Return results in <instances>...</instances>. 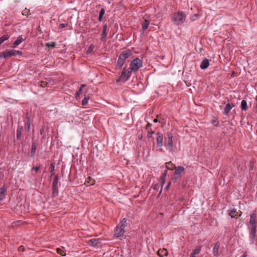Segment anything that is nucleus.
<instances>
[{"mask_svg": "<svg viewBox=\"0 0 257 257\" xmlns=\"http://www.w3.org/2000/svg\"><path fill=\"white\" fill-rule=\"evenodd\" d=\"M186 17L184 12L178 11L173 14L171 20L175 25L181 26L186 21Z\"/></svg>", "mask_w": 257, "mask_h": 257, "instance_id": "obj_1", "label": "nucleus"}, {"mask_svg": "<svg viewBox=\"0 0 257 257\" xmlns=\"http://www.w3.org/2000/svg\"><path fill=\"white\" fill-rule=\"evenodd\" d=\"M127 225V219L123 218L115 228L114 236L115 238H118L123 234L125 228Z\"/></svg>", "mask_w": 257, "mask_h": 257, "instance_id": "obj_2", "label": "nucleus"}, {"mask_svg": "<svg viewBox=\"0 0 257 257\" xmlns=\"http://www.w3.org/2000/svg\"><path fill=\"white\" fill-rule=\"evenodd\" d=\"M132 55V52L130 50H126L122 51L119 55L117 62V66L118 68H121L124 65L126 59Z\"/></svg>", "mask_w": 257, "mask_h": 257, "instance_id": "obj_3", "label": "nucleus"}, {"mask_svg": "<svg viewBox=\"0 0 257 257\" xmlns=\"http://www.w3.org/2000/svg\"><path fill=\"white\" fill-rule=\"evenodd\" d=\"M166 169L170 170L175 169L174 175L178 176L181 177L182 173L185 171V168L183 166L176 167L175 165L173 164L171 162H169L166 163Z\"/></svg>", "mask_w": 257, "mask_h": 257, "instance_id": "obj_4", "label": "nucleus"}, {"mask_svg": "<svg viewBox=\"0 0 257 257\" xmlns=\"http://www.w3.org/2000/svg\"><path fill=\"white\" fill-rule=\"evenodd\" d=\"M167 136V138L165 139L164 146L170 153H172L174 151L173 143V135L172 133L168 132Z\"/></svg>", "mask_w": 257, "mask_h": 257, "instance_id": "obj_5", "label": "nucleus"}, {"mask_svg": "<svg viewBox=\"0 0 257 257\" xmlns=\"http://www.w3.org/2000/svg\"><path fill=\"white\" fill-rule=\"evenodd\" d=\"M143 65L142 61L139 58H136L131 61L130 63V69L134 72H137L138 69Z\"/></svg>", "mask_w": 257, "mask_h": 257, "instance_id": "obj_6", "label": "nucleus"}, {"mask_svg": "<svg viewBox=\"0 0 257 257\" xmlns=\"http://www.w3.org/2000/svg\"><path fill=\"white\" fill-rule=\"evenodd\" d=\"M132 71L131 69H126L125 68H124L122 71L120 78L124 82L126 81L130 77Z\"/></svg>", "mask_w": 257, "mask_h": 257, "instance_id": "obj_7", "label": "nucleus"}, {"mask_svg": "<svg viewBox=\"0 0 257 257\" xmlns=\"http://www.w3.org/2000/svg\"><path fill=\"white\" fill-rule=\"evenodd\" d=\"M156 141L157 147L159 148L161 150L162 149V147L163 146V140L164 136L161 133H157L156 135Z\"/></svg>", "mask_w": 257, "mask_h": 257, "instance_id": "obj_8", "label": "nucleus"}, {"mask_svg": "<svg viewBox=\"0 0 257 257\" xmlns=\"http://www.w3.org/2000/svg\"><path fill=\"white\" fill-rule=\"evenodd\" d=\"M256 214L255 211H253L250 214L249 224L251 227H256Z\"/></svg>", "mask_w": 257, "mask_h": 257, "instance_id": "obj_9", "label": "nucleus"}, {"mask_svg": "<svg viewBox=\"0 0 257 257\" xmlns=\"http://www.w3.org/2000/svg\"><path fill=\"white\" fill-rule=\"evenodd\" d=\"M256 227H251L249 233V241L250 244H253L256 237Z\"/></svg>", "mask_w": 257, "mask_h": 257, "instance_id": "obj_10", "label": "nucleus"}, {"mask_svg": "<svg viewBox=\"0 0 257 257\" xmlns=\"http://www.w3.org/2000/svg\"><path fill=\"white\" fill-rule=\"evenodd\" d=\"M14 56L13 50H5L0 53L1 58H6L7 57H11Z\"/></svg>", "mask_w": 257, "mask_h": 257, "instance_id": "obj_11", "label": "nucleus"}, {"mask_svg": "<svg viewBox=\"0 0 257 257\" xmlns=\"http://www.w3.org/2000/svg\"><path fill=\"white\" fill-rule=\"evenodd\" d=\"M235 106L234 104L232 103H228L226 104L224 110L223 111V114L225 115H227L229 114V112H230V110L232 109V108L234 107Z\"/></svg>", "mask_w": 257, "mask_h": 257, "instance_id": "obj_12", "label": "nucleus"}, {"mask_svg": "<svg viewBox=\"0 0 257 257\" xmlns=\"http://www.w3.org/2000/svg\"><path fill=\"white\" fill-rule=\"evenodd\" d=\"M38 145V143L37 141H33L32 144L31 151V157L32 158L34 157V156L35 155Z\"/></svg>", "mask_w": 257, "mask_h": 257, "instance_id": "obj_13", "label": "nucleus"}, {"mask_svg": "<svg viewBox=\"0 0 257 257\" xmlns=\"http://www.w3.org/2000/svg\"><path fill=\"white\" fill-rule=\"evenodd\" d=\"M107 25L106 24L104 25L103 27L102 32L101 35V38H100V40L102 42H105L106 40V37L107 34Z\"/></svg>", "mask_w": 257, "mask_h": 257, "instance_id": "obj_14", "label": "nucleus"}, {"mask_svg": "<svg viewBox=\"0 0 257 257\" xmlns=\"http://www.w3.org/2000/svg\"><path fill=\"white\" fill-rule=\"evenodd\" d=\"M220 245V244L219 241H217L215 243L213 248L212 249V252L214 256H217L218 255Z\"/></svg>", "mask_w": 257, "mask_h": 257, "instance_id": "obj_15", "label": "nucleus"}, {"mask_svg": "<svg viewBox=\"0 0 257 257\" xmlns=\"http://www.w3.org/2000/svg\"><path fill=\"white\" fill-rule=\"evenodd\" d=\"M26 39V37H23L22 35L19 36L16 40L14 42V48H16L17 46L19 45L23 41Z\"/></svg>", "mask_w": 257, "mask_h": 257, "instance_id": "obj_16", "label": "nucleus"}, {"mask_svg": "<svg viewBox=\"0 0 257 257\" xmlns=\"http://www.w3.org/2000/svg\"><path fill=\"white\" fill-rule=\"evenodd\" d=\"M152 124L151 123H148L146 127V130L147 131L148 134H147V137L148 138H152V135L153 134H154V131H152L151 128Z\"/></svg>", "mask_w": 257, "mask_h": 257, "instance_id": "obj_17", "label": "nucleus"}, {"mask_svg": "<svg viewBox=\"0 0 257 257\" xmlns=\"http://www.w3.org/2000/svg\"><path fill=\"white\" fill-rule=\"evenodd\" d=\"M142 33H144L146 30L148 29V26L150 24V21L147 19H145L144 21L142 23Z\"/></svg>", "mask_w": 257, "mask_h": 257, "instance_id": "obj_18", "label": "nucleus"}, {"mask_svg": "<svg viewBox=\"0 0 257 257\" xmlns=\"http://www.w3.org/2000/svg\"><path fill=\"white\" fill-rule=\"evenodd\" d=\"M209 65V61L208 59H204L201 63L200 67L201 69H206Z\"/></svg>", "mask_w": 257, "mask_h": 257, "instance_id": "obj_19", "label": "nucleus"}, {"mask_svg": "<svg viewBox=\"0 0 257 257\" xmlns=\"http://www.w3.org/2000/svg\"><path fill=\"white\" fill-rule=\"evenodd\" d=\"M7 188L5 185H4L0 188V201L3 200L6 196L5 192Z\"/></svg>", "mask_w": 257, "mask_h": 257, "instance_id": "obj_20", "label": "nucleus"}, {"mask_svg": "<svg viewBox=\"0 0 257 257\" xmlns=\"http://www.w3.org/2000/svg\"><path fill=\"white\" fill-rule=\"evenodd\" d=\"M23 131V127L22 126H18L17 130V139L19 140L21 139L22 137V134Z\"/></svg>", "mask_w": 257, "mask_h": 257, "instance_id": "obj_21", "label": "nucleus"}, {"mask_svg": "<svg viewBox=\"0 0 257 257\" xmlns=\"http://www.w3.org/2000/svg\"><path fill=\"white\" fill-rule=\"evenodd\" d=\"M89 244L92 246H96L100 243L99 239L98 238H92L89 240Z\"/></svg>", "mask_w": 257, "mask_h": 257, "instance_id": "obj_22", "label": "nucleus"}, {"mask_svg": "<svg viewBox=\"0 0 257 257\" xmlns=\"http://www.w3.org/2000/svg\"><path fill=\"white\" fill-rule=\"evenodd\" d=\"M158 255L160 257L167 255L168 251L166 249H159L157 252Z\"/></svg>", "mask_w": 257, "mask_h": 257, "instance_id": "obj_23", "label": "nucleus"}, {"mask_svg": "<svg viewBox=\"0 0 257 257\" xmlns=\"http://www.w3.org/2000/svg\"><path fill=\"white\" fill-rule=\"evenodd\" d=\"M236 212V210L235 208H232L229 211H228V214L231 216L232 218H237V215L235 214V213Z\"/></svg>", "mask_w": 257, "mask_h": 257, "instance_id": "obj_24", "label": "nucleus"}, {"mask_svg": "<svg viewBox=\"0 0 257 257\" xmlns=\"http://www.w3.org/2000/svg\"><path fill=\"white\" fill-rule=\"evenodd\" d=\"M58 181H59V176L58 175L55 176L53 183L52 187H58Z\"/></svg>", "mask_w": 257, "mask_h": 257, "instance_id": "obj_25", "label": "nucleus"}, {"mask_svg": "<svg viewBox=\"0 0 257 257\" xmlns=\"http://www.w3.org/2000/svg\"><path fill=\"white\" fill-rule=\"evenodd\" d=\"M241 109L242 110H246L247 108V102L245 100H242L241 102Z\"/></svg>", "mask_w": 257, "mask_h": 257, "instance_id": "obj_26", "label": "nucleus"}, {"mask_svg": "<svg viewBox=\"0 0 257 257\" xmlns=\"http://www.w3.org/2000/svg\"><path fill=\"white\" fill-rule=\"evenodd\" d=\"M201 250V246H199L196 248L193 251L192 253H191L192 254H194V256L199 253Z\"/></svg>", "mask_w": 257, "mask_h": 257, "instance_id": "obj_27", "label": "nucleus"}, {"mask_svg": "<svg viewBox=\"0 0 257 257\" xmlns=\"http://www.w3.org/2000/svg\"><path fill=\"white\" fill-rule=\"evenodd\" d=\"M52 194L54 197H56L58 195V187H52Z\"/></svg>", "mask_w": 257, "mask_h": 257, "instance_id": "obj_28", "label": "nucleus"}, {"mask_svg": "<svg viewBox=\"0 0 257 257\" xmlns=\"http://www.w3.org/2000/svg\"><path fill=\"white\" fill-rule=\"evenodd\" d=\"M104 13H105L104 9H101L99 12V14L98 21L99 22L101 21L102 17H103V15H104Z\"/></svg>", "mask_w": 257, "mask_h": 257, "instance_id": "obj_29", "label": "nucleus"}, {"mask_svg": "<svg viewBox=\"0 0 257 257\" xmlns=\"http://www.w3.org/2000/svg\"><path fill=\"white\" fill-rule=\"evenodd\" d=\"M26 126L27 128L28 131H30L31 127V119L30 117H27V121L26 122Z\"/></svg>", "mask_w": 257, "mask_h": 257, "instance_id": "obj_30", "label": "nucleus"}, {"mask_svg": "<svg viewBox=\"0 0 257 257\" xmlns=\"http://www.w3.org/2000/svg\"><path fill=\"white\" fill-rule=\"evenodd\" d=\"M9 38V36L8 35H3L0 37V45L6 40Z\"/></svg>", "mask_w": 257, "mask_h": 257, "instance_id": "obj_31", "label": "nucleus"}, {"mask_svg": "<svg viewBox=\"0 0 257 257\" xmlns=\"http://www.w3.org/2000/svg\"><path fill=\"white\" fill-rule=\"evenodd\" d=\"M88 99H89V97H87L86 96H85L82 100V102H81L82 105H86L88 103Z\"/></svg>", "mask_w": 257, "mask_h": 257, "instance_id": "obj_32", "label": "nucleus"}, {"mask_svg": "<svg viewBox=\"0 0 257 257\" xmlns=\"http://www.w3.org/2000/svg\"><path fill=\"white\" fill-rule=\"evenodd\" d=\"M57 252L62 256L66 255V253L64 252V251L62 248H58L57 249Z\"/></svg>", "mask_w": 257, "mask_h": 257, "instance_id": "obj_33", "label": "nucleus"}, {"mask_svg": "<svg viewBox=\"0 0 257 257\" xmlns=\"http://www.w3.org/2000/svg\"><path fill=\"white\" fill-rule=\"evenodd\" d=\"M85 86H86L85 84H82V85H81V86H80V87L79 88V90L76 92V95H80L81 93L83 88H84Z\"/></svg>", "mask_w": 257, "mask_h": 257, "instance_id": "obj_34", "label": "nucleus"}, {"mask_svg": "<svg viewBox=\"0 0 257 257\" xmlns=\"http://www.w3.org/2000/svg\"><path fill=\"white\" fill-rule=\"evenodd\" d=\"M13 53H14V56L22 55L23 54L22 51H18V50H13Z\"/></svg>", "mask_w": 257, "mask_h": 257, "instance_id": "obj_35", "label": "nucleus"}, {"mask_svg": "<svg viewBox=\"0 0 257 257\" xmlns=\"http://www.w3.org/2000/svg\"><path fill=\"white\" fill-rule=\"evenodd\" d=\"M54 168H55L54 165L53 164H52L50 166L51 176H52L53 175H54V173H54Z\"/></svg>", "mask_w": 257, "mask_h": 257, "instance_id": "obj_36", "label": "nucleus"}, {"mask_svg": "<svg viewBox=\"0 0 257 257\" xmlns=\"http://www.w3.org/2000/svg\"><path fill=\"white\" fill-rule=\"evenodd\" d=\"M48 84V82L46 81H42L40 82V85L42 87H45Z\"/></svg>", "mask_w": 257, "mask_h": 257, "instance_id": "obj_37", "label": "nucleus"}, {"mask_svg": "<svg viewBox=\"0 0 257 257\" xmlns=\"http://www.w3.org/2000/svg\"><path fill=\"white\" fill-rule=\"evenodd\" d=\"M30 10L26 8L22 11V15L24 16H28L29 14Z\"/></svg>", "mask_w": 257, "mask_h": 257, "instance_id": "obj_38", "label": "nucleus"}, {"mask_svg": "<svg viewBox=\"0 0 257 257\" xmlns=\"http://www.w3.org/2000/svg\"><path fill=\"white\" fill-rule=\"evenodd\" d=\"M211 123L213 125H214L215 126H217L219 124V121L216 119L212 120Z\"/></svg>", "mask_w": 257, "mask_h": 257, "instance_id": "obj_39", "label": "nucleus"}, {"mask_svg": "<svg viewBox=\"0 0 257 257\" xmlns=\"http://www.w3.org/2000/svg\"><path fill=\"white\" fill-rule=\"evenodd\" d=\"M86 182H87L88 183H90V185H93L94 182V180H92L91 178L90 177H88L87 179H86Z\"/></svg>", "mask_w": 257, "mask_h": 257, "instance_id": "obj_40", "label": "nucleus"}, {"mask_svg": "<svg viewBox=\"0 0 257 257\" xmlns=\"http://www.w3.org/2000/svg\"><path fill=\"white\" fill-rule=\"evenodd\" d=\"M47 46L48 47H51L54 48L56 46V43L54 42H53L52 43H47Z\"/></svg>", "mask_w": 257, "mask_h": 257, "instance_id": "obj_41", "label": "nucleus"}, {"mask_svg": "<svg viewBox=\"0 0 257 257\" xmlns=\"http://www.w3.org/2000/svg\"><path fill=\"white\" fill-rule=\"evenodd\" d=\"M167 169H168L164 170L163 174L161 177L163 180H165L167 175Z\"/></svg>", "mask_w": 257, "mask_h": 257, "instance_id": "obj_42", "label": "nucleus"}, {"mask_svg": "<svg viewBox=\"0 0 257 257\" xmlns=\"http://www.w3.org/2000/svg\"><path fill=\"white\" fill-rule=\"evenodd\" d=\"M41 166H36V167H33L32 168V170H35L36 172H38L40 169Z\"/></svg>", "mask_w": 257, "mask_h": 257, "instance_id": "obj_43", "label": "nucleus"}, {"mask_svg": "<svg viewBox=\"0 0 257 257\" xmlns=\"http://www.w3.org/2000/svg\"><path fill=\"white\" fill-rule=\"evenodd\" d=\"M93 50V46L92 45H90L87 50V53L91 52Z\"/></svg>", "mask_w": 257, "mask_h": 257, "instance_id": "obj_44", "label": "nucleus"}, {"mask_svg": "<svg viewBox=\"0 0 257 257\" xmlns=\"http://www.w3.org/2000/svg\"><path fill=\"white\" fill-rule=\"evenodd\" d=\"M180 176H178L177 175H175L174 174L173 175V180L174 181V182H176L177 180H178V179L179 178H180Z\"/></svg>", "mask_w": 257, "mask_h": 257, "instance_id": "obj_45", "label": "nucleus"}, {"mask_svg": "<svg viewBox=\"0 0 257 257\" xmlns=\"http://www.w3.org/2000/svg\"><path fill=\"white\" fill-rule=\"evenodd\" d=\"M59 28H60V29H63V28H65V27H66V25H65V24H62V23H61V24H60L59 25Z\"/></svg>", "mask_w": 257, "mask_h": 257, "instance_id": "obj_46", "label": "nucleus"}, {"mask_svg": "<svg viewBox=\"0 0 257 257\" xmlns=\"http://www.w3.org/2000/svg\"><path fill=\"white\" fill-rule=\"evenodd\" d=\"M19 250L20 251H23L24 250V247L23 246H20L19 247Z\"/></svg>", "mask_w": 257, "mask_h": 257, "instance_id": "obj_47", "label": "nucleus"}, {"mask_svg": "<svg viewBox=\"0 0 257 257\" xmlns=\"http://www.w3.org/2000/svg\"><path fill=\"white\" fill-rule=\"evenodd\" d=\"M165 179L163 180L162 178H161V185L162 187L163 186L164 184H165Z\"/></svg>", "mask_w": 257, "mask_h": 257, "instance_id": "obj_48", "label": "nucleus"}, {"mask_svg": "<svg viewBox=\"0 0 257 257\" xmlns=\"http://www.w3.org/2000/svg\"><path fill=\"white\" fill-rule=\"evenodd\" d=\"M171 182H169V183H168L167 185V186H166V187H165V189H166L168 190V189L169 188V187H170V185H171Z\"/></svg>", "mask_w": 257, "mask_h": 257, "instance_id": "obj_49", "label": "nucleus"}, {"mask_svg": "<svg viewBox=\"0 0 257 257\" xmlns=\"http://www.w3.org/2000/svg\"><path fill=\"white\" fill-rule=\"evenodd\" d=\"M255 100L256 101V104H255L256 112H257V95L256 96V97L255 98Z\"/></svg>", "mask_w": 257, "mask_h": 257, "instance_id": "obj_50", "label": "nucleus"}, {"mask_svg": "<svg viewBox=\"0 0 257 257\" xmlns=\"http://www.w3.org/2000/svg\"><path fill=\"white\" fill-rule=\"evenodd\" d=\"M247 256V253L246 252H244L243 253V254L242 255V257H246Z\"/></svg>", "mask_w": 257, "mask_h": 257, "instance_id": "obj_51", "label": "nucleus"}, {"mask_svg": "<svg viewBox=\"0 0 257 257\" xmlns=\"http://www.w3.org/2000/svg\"><path fill=\"white\" fill-rule=\"evenodd\" d=\"M153 121L154 122H157L158 121V120L157 118H155L154 120H153Z\"/></svg>", "mask_w": 257, "mask_h": 257, "instance_id": "obj_52", "label": "nucleus"}, {"mask_svg": "<svg viewBox=\"0 0 257 257\" xmlns=\"http://www.w3.org/2000/svg\"><path fill=\"white\" fill-rule=\"evenodd\" d=\"M190 257H195V256H194V254H192V253H191Z\"/></svg>", "mask_w": 257, "mask_h": 257, "instance_id": "obj_53", "label": "nucleus"}, {"mask_svg": "<svg viewBox=\"0 0 257 257\" xmlns=\"http://www.w3.org/2000/svg\"><path fill=\"white\" fill-rule=\"evenodd\" d=\"M139 140H141L142 139V136H139Z\"/></svg>", "mask_w": 257, "mask_h": 257, "instance_id": "obj_54", "label": "nucleus"}, {"mask_svg": "<svg viewBox=\"0 0 257 257\" xmlns=\"http://www.w3.org/2000/svg\"><path fill=\"white\" fill-rule=\"evenodd\" d=\"M169 166L170 167H172V165H169Z\"/></svg>", "mask_w": 257, "mask_h": 257, "instance_id": "obj_55", "label": "nucleus"}]
</instances>
